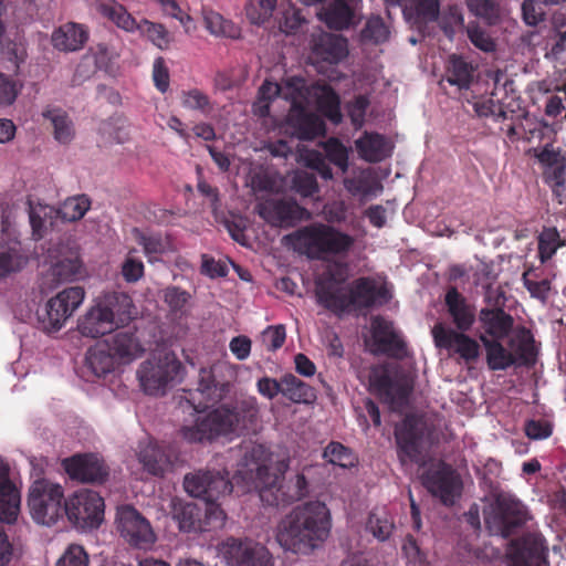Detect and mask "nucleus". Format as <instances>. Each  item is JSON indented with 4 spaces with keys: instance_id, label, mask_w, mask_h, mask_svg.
Here are the masks:
<instances>
[{
    "instance_id": "1a4fd4ad",
    "label": "nucleus",
    "mask_w": 566,
    "mask_h": 566,
    "mask_svg": "<svg viewBox=\"0 0 566 566\" xmlns=\"http://www.w3.org/2000/svg\"><path fill=\"white\" fill-rule=\"evenodd\" d=\"M63 501L64 491L60 484L42 479L30 486L28 505L32 518L39 524H55L64 515Z\"/></svg>"
},
{
    "instance_id": "bb28decb",
    "label": "nucleus",
    "mask_w": 566,
    "mask_h": 566,
    "mask_svg": "<svg viewBox=\"0 0 566 566\" xmlns=\"http://www.w3.org/2000/svg\"><path fill=\"white\" fill-rule=\"evenodd\" d=\"M138 460L149 474L163 476L167 471L172 470L177 454L170 447L149 442L139 451Z\"/></svg>"
},
{
    "instance_id": "0eeeda50",
    "label": "nucleus",
    "mask_w": 566,
    "mask_h": 566,
    "mask_svg": "<svg viewBox=\"0 0 566 566\" xmlns=\"http://www.w3.org/2000/svg\"><path fill=\"white\" fill-rule=\"evenodd\" d=\"M485 348L486 364L492 370H504L511 366H531L536 360L535 340L530 329L522 327L509 338L507 347L502 339L480 336Z\"/></svg>"
},
{
    "instance_id": "a19ab883",
    "label": "nucleus",
    "mask_w": 566,
    "mask_h": 566,
    "mask_svg": "<svg viewBox=\"0 0 566 566\" xmlns=\"http://www.w3.org/2000/svg\"><path fill=\"white\" fill-rule=\"evenodd\" d=\"M316 107L334 125L342 123L340 97L331 85L325 84L317 88Z\"/></svg>"
},
{
    "instance_id": "4d7b16f0",
    "label": "nucleus",
    "mask_w": 566,
    "mask_h": 566,
    "mask_svg": "<svg viewBox=\"0 0 566 566\" xmlns=\"http://www.w3.org/2000/svg\"><path fill=\"white\" fill-rule=\"evenodd\" d=\"M326 158L329 163L337 166L343 172L348 169V149L346 146L335 137L328 138L323 144Z\"/></svg>"
},
{
    "instance_id": "393cba45",
    "label": "nucleus",
    "mask_w": 566,
    "mask_h": 566,
    "mask_svg": "<svg viewBox=\"0 0 566 566\" xmlns=\"http://www.w3.org/2000/svg\"><path fill=\"white\" fill-rule=\"evenodd\" d=\"M20 491L10 479V467L0 457V522L13 524L20 513Z\"/></svg>"
},
{
    "instance_id": "aec40b11",
    "label": "nucleus",
    "mask_w": 566,
    "mask_h": 566,
    "mask_svg": "<svg viewBox=\"0 0 566 566\" xmlns=\"http://www.w3.org/2000/svg\"><path fill=\"white\" fill-rule=\"evenodd\" d=\"M371 337L376 346V353L396 359L408 357L407 342L401 333L395 328L394 323L382 316H375L371 319Z\"/></svg>"
},
{
    "instance_id": "e433bc0d",
    "label": "nucleus",
    "mask_w": 566,
    "mask_h": 566,
    "mask_svg": "<svg viewBox=\"0 0 566 566\" xmlns=\"http://www.w3.org/2000/svg\"><path fill=\"white\" fill-rule=\"evenodd\" d=\"M28 261L29 258L20 241L0 243V279L20 272Z\"/></svg>"
},
{
    "instance_id": "338daca9",
    "label": "nucleus",
    "mask_w": 566,
    "mask_h": 566,
    "mask_svg": "<svg viewBox=\"0 0 566 566\" xmlns=\"http://www.w3.org/2000/svg\"><path fill=\"white\" fill-rule=\"evenodd\" d=\"M369 101L364 95H358L347 106L348 116L355 128H361L365 122V115Z\"/></svg>"
},
{
    "instance_id": "f257e3e1",
    "label": "nucleus",
    "mask_w": 566,
    "mask_h": 566,
    "mask_svg": "<svg viewBox=\"0 0 566 566\" xmlns=\"http://www.w3.org/2000/svg\"><path fill=\"white\" fill-rule=\"evenodd\" d=\"M181 408L192 409L198 416L193 426H182L179 430L184 440L189 443L213 441L229 434L254 433L258 430V408L254 401H242L235 406L221 403L224 397L221 391H187Z\"/></svg>"
},
{
    "instance_id": "412c9836",
    "label": "nucleus",
    "mask_w": 566,
    "mask_h": 566,
    "mask_svg": "<svg viewBox=\"0 0 566 566\" xmlns=\"http://www.w3.org/2000/svg\"><path fill=\"white\" fill-rule=\"evenodd\" d=\"M63 469L67 475L82 483H103L109 474L105 462L96 454H74L62 461Z\"/></svg>"
},
{
    "instance_id": "f8f14e48",
    "label": "nucleus",
    "mask_w": 566,
    "mask_h": 566,
    "mask_svg": "<svg viewBox=\"0 0 566 566\" xmlns=\"http://www.w3.org/2000/svg\"><path fill=\"white\" fill-rule=\"evenodd\" d=\"M468 331H455L444 323H436L431 329L434 346L444 350L447 356L465 364L476 363L481 355L480 343L467 334Z\"/></svg>"
},
{
    "instance_id": "7c9ffc66",
    "label": "nucleus",
    "mask_w": 566,
    "mask_h": 566,
    "mask_svg": "<svg viewBox=\"0 0 566 566\" xmlns=\"http://www.w3.org/2000/svg\"><path fill=\"white\" fill-rule=\"evenodd\" d=\"M318 18L335 31L347 30L358 23L356 9L346 0H333L321 10Z\"/></svg>"
},
{
    "instance_id": "c03bdc74",
    "label": "nucleus",
    "mask_w": 566,
    "mask_h": 566,
    "mask_svg": "<svg viewBox=\"0 0 566 566\" xmlns=\"http://www.w3.org/2000/svg\"><path fill=\"white\" fill-rule=\"evenodd\" d=\"M281 32L286 34L295 33L305 22L301 11L294 7L291 0H281L277 12L274 17Z\"/></svg>"
},
{
    "instance_id": "864d4df0",
    "label": "nucleus",
    "mask_w": 566,
    "mask_h": 566,
    "mask_svg": "<svg viewBox=\"0 0 566 566\" xmlns=\"http://www.w3.org/2000/svg\"><path fill=\"white\" fill-rule=\"evenodd\" d=\"M389 29L379 15L370 17L360 32L363 42L380 44L388 40Z\"/></svg>"
},
{
    "instance_id": "9d476101",
    "label": "nucleus",
    "mask_w": 566,
    "mask_h": 566,
    "mask_svg": "<svg viewBox=\"0 0 566 566\" xmlns=\"http://www.w3.org/2000/svg\"><path fill=\"white\" fill-rule=\"evenodd\" d=\"M185 367L174 352L164 350L143 361L136 371L140 389H165L182 379Z\"/></svg>"
},
{
    "instance_id": "de8ad7c7",
    "label": "nucleus",
    "mask_w": 566,
    "mask_h": 566,
    "mask_svg": "<svg viewBox=\"0 0 566 566\" xmlns=\"http://www.w3.org/2000/svg\"><path fill=\"white\" fill-rule=\"evenodd\" d=\"M469 11L490 27L501 21V6L499 0H465Z\"/></svg>"
},
{
    "instance_id": "774afa93",
    "label": "nucleus",
    "mask_w": 566,
    "mask_h": 566,
    "mask_svg": "<svg viewBox=\"0 0 566 566\" xmlns=\"http://www.w3.org/2000/svg\"><path fill=\"white\" fill-rule=\"evenodd\" d=\"M522 17L524 22L531 27H537L545 20V12L541 3L535 0H523Z\"/></svg>"
},
{
    "instance_id": "dca6fc26",
    "label": "nucleus",
    "mask_w": 566,
    "mask_h": 566,
    "mask_svg": "<svg viewBox=\"0 0 566 566\" xmlns=\"http://www.w3.org/2000/svg\"><path fill=\"white\" fill-rule=\"evenodd\" d=\"M423 486L447 505H453L461 495L462 481L457 471L448 463L440 461L421 475Z\"/></svg>"
},
{
    "instance_id": "bf43d9fd",
    "label": "nucleus",
    "mask_w": 566,
    "mask_h": 566,
    "mask_svg": "<svg viewBox=\"0 0 566 566\" xmlns=\"http://www.w3.org/2000/svg\"><path fill=\"white\" fill-rule=\"evenodd\" d=\"M190 298V293L179 286L170 285L163 290V300L174 313L184 312Z\"/></svg>"
},
{
    "instance_id": "a18cd8bd",
    "label": "nucleus",
    "mask_w": 566,
    "mask_h": 566,
    "mask_svg": "<svg viewBox=\"0 0 566 566\" xmlns=\"http://www.w3.org/2000/svg\"><path fill=\"white\" fill-rule=\"evenodd\" d=\"M279 0H249L245 6V14L248 20L255 25H264L274 19Z\"/></svg>"
},
{
    "instance_id": "5701e85b",
    "label": "nucleus",
    "mask_w": 566,
    "mask_h": 566,
    "mask_svg": "<svg viewBox=\"0 0 566 566\" xmlns=\"http://www.w3.org/2000/svg\"><path fill=\"white\" fill-rule=\"evenodd\" d=\"M367 389H413V379L400 365L384 363L374 365L368 374Z\"/></svg>"
},
{
    "instance_id": "0e129e2a",
    "label": "nucleus",
    "mask_w": 566,
    "mask_h": 566,
    "mask_svg": "<svg viewBox=\"0 0 566 566\" xmlns=\"http://www.w3.org/2000/svg\"><path fill=\"white\" fill-rule=\"evenodd\" d=\"M293 187L295 191L303 197H312L319 190L315 175L307 171H298L295 174Z\"/></svg>"
},
{
    "instance_id": "13d9d810",
    "label": "nucleus",
    "mask_w": 566,
    "mask_h": 566,
    "mask_svg": "<svg viewBox=\"0 0 566 566\" xmlns=\"http://www.w3.org/2000/svg\"><path fill=\"white\" fill-rule=\"evenodd\" d=\"M559 233L555 228L544 229L538 237V256L542 263L548 261L559 247Z\"/></svg>"
},
{
    "instance_id": "20e7f679",
    "label": "nucleus",
    "mask_w": 566,
    "mask_h": 566,
    "mask_svg": "<svg viewBox=\"0 0 566 566\" xmlns=\"http://www.w3.org/2000/svg\"><path fill=\"white\" fill-rule=\"evenodd\" d=\"M184 486L191 496L206 502L202 532L223 527L226 513L219 501L232 492L233 486L229 479V472L198 470L185 475Z\"/></svg>"
},
{
    "instance_id": "6e6552de",
    "label": "nucleus",
    "mask_w": 566,
    "mask_h": 566,
    "mask_svg": "<svg viewBox=\"0 0 566 566\" xmlns=\"http://www.w3.org/2000/svg\"><path fill=\"white\" fill-rule=\"evenodd\" d=\"M391 297V292L386 284H377L373 277L360 276L346 286L328 311L337 315L361 312L380 307L387 304Z\"/></svg>"
},
{
    "instance_id": "ea45409f",
    "label": "nucleus",
    "mask_w": 566,
    "mask_h": 566,
    "mask_svg": "<svg viewBox=\"0 0 566 566\" xmlns=\"http://www.w3.org/2000/svg\"><path fill=\"white\" fill-rule=\"evenodd\" d=\"M172 516L180 531L202 533V510L197 504L176 501L172 506Z\"/></svg>"
},
{
    "instance_id": "72a5a7b5",
    "label": "nucleus",
    "mask_w": 566,
    "mask_h": 566,
    "mask_svg": "<svg viewBox=\"0 0 566 566\" xmlns=\"http://www.w3.org/2000/svg\"><path fill=\"white\" fill-rule=\"evenodd\" d=\"M88 39L83 25L67 22L57 28L52 34V44L55 49L65 52L81 50Z\"/></svg>"
},
{
    "instance_id": "c9c22d12",
    "label": "nucleus",
    "mask_w": 566,
    "mask_h": 566,
    "mask_svg": "<svg viewBox=\"0 0 566 566\" xmlns=\"http://www.w3.org/2000/svg\"><path fill=\"white\" fill-rule=\"evenodd\" d=\"M78 329L86 337L97 338L113 332L115 326L96 302L80 319Z\"/></svg>"
},
{
    "instance_id": "4be33fe9",
    "label": "nucleus",
    "mask_w": 566,
    "mask_h": 566,
    "mask_svg": "<svg viewBox=\"0 0 566 566\" xmlns=\"http://www.w3.org/2000/svg\"><path fill=\"white\" fill-rule=\"evenodd\" d=\"M348 276L347 265L342 262L328 264L315 282L317 303L328 310L339 297L346 286L343 284Z\"/></svg>"
},
{
    "instance_id": "4c0bfd02",
    "label": "nucleus",
    "mask_w": 566,
    "mask_h": 566,
    "mask_svg": "<svg viewBox=\"0 0 566 566\" xmlns=\"http://www.w3.org/2000/svg\"><path fill=\"white\" fill-rule=\"evenodd\" d=\"M116 358L104 343L91 347L85 356V368L93 376L101 378L115 370Z\"/></svg>"
},
{
    "instance_id": "4468645a",
    "label": "nucleus",
    "mask_w": 566,
    "mask_h": 566,
    "mask_svg": "<svg viewBox=\"0 0 566 566\" xmlns=\"http://www.w3.org/2000/svg\"><path fill=\"white\" fill-rule=\"evenodd\" d=\"M85 297L82 286H71L51 297L42 312H38L40 328L46 333L60 331L80 307Z\"/></svg>"
},
{
    "instance_id": "473e14b6",
    "label": "nucleus",
    "mask_w": 566,
    "mask_h": 566,
    "mask_svg": "<svg viewBox=\"0 0 566 566\" xmlns=\"http://www.w3.org/2000/svg\"><path fill=\"white\" fill-rule=\"evenodd\" d=\"M289 123L294 134L302 140H313L325 135L326 132L324 120L318 115L306 112L303 107L290 115Z\"/></svg>"
},
{
    "instance_id": "e2e57ef3",
    "label": "nucleus",
    "mask_w": 566,
    "mask_h": 566,
    "mask_svg": "<svg viewBox=\"0 0 566 566\" xmlns=\"http://www.w3.org/2000/svg\"><path fill=\"white\" fill-rule=\"evenodd\" d=\"M56 566H88V554L83 546L71 544L57 559Z\"/></svg>"
},
{
    "instance_id": "f704fd0d",
    "label": "nucleus",
    "mask_w": 566,
    "mask_h": 566,
    "mask_svg": "<svg viewBox=\"0 0 566 566\" xmlns=\"http://www.w3.org/2000/svg\"><path fill=\"white\" fill-rule=\"evenodd\" d=\"M355 146L359 157L368 163H380L390 156V147L386 138L378 133L365 132Z\"/></svg>"
},
{
    "instance_id": "09e8293b",
    "label": "nucleus",
    "mask_w": 566,
    "mask_h": 566,
    "mask_svg": "<svg viewBox=\"0 0 566 566\" xmlns=\"http://www.w3.org/2000/svg\"><path fill=\"white\" fill-rule=\"evenodd\" d=\"M203 20L207 30L213 35L230 39H238L240 36L239 27L216 11H206Z\"/></svg>"
},
{
    "instance_id": "680f3d73",
    "label": "nucleus",
    "mask_w": 566,
    "mask_h": 566,
    "mask_svg": "<svg viewBox=\"0 0 566 566\" xmlns=\"http://www.w3.org/2000/svg\"><path fill=\"white\" fill-rule=\"evenodd\" d=\"M439 27L448 38L452 39L457 28H464V17L460 8L450 6L439 20Z\"/></svg>"
},
{
    "instance_id": "5fc2aeb1",
    "label": "nucleus",
    "mask_w": 566,
    "mask_h": 566,
    "mask_svg": "<svg viewBox=\"0 0 566 566\" xmlns=\"http://www.w3.org/2000/svg\"><path fill=\"white\" fill-rule=\"evenodd\" d=\"M180 101L182 107L191 111H199L203 115L210 114L213 109L210 97L198 88L182 91Z\"/></svg>"
},
{
    "instance_id": "f03ea898",
    "label": "nucleus",
    "mask_w": 566,
    "mask_h": 566,
    "mask_svg": "<svg viewBox=\"0 0 566 566\" xmlns=\"http://www.w3.org/2000/svg\"><path fill=\"white\" fill-rule=\"evenodd\" d=\"M379 401L397 413H405L395 426V440L399 461L423 467L426 447L439 439L443 426V416L434 411L409 412L412 408L415 391H376Z\"/></svg>"
},
{
    "instance_id": "6ab92c4d",
    "label": "nucleus",
    "mask_w": 566,
    "mask_h": 566,
    "mask_svg": "<svg viewBox=\"0 0 566 566\" xmlns=\"http://www.w3.org/2000/svg\"><path fill=\"white\" fill-rule=\"evenodd\" d=\"M256 212L270 226L294 227L308 216L307 210L292 199H268L256 205Z\"/></svg>"
},
{
    "instance_id": "79ce46f5",
    "label": "nucleus",
    "mask_w": 566,
    "mask_h": 566,
    "mask_svg": "<svg viewBox=\"0 0 566 566\" xmlns=\"http://www.w3.org/2000/svg\"><path fill=\"white\" fill-rule=\"evenodd\" d=\"M98 12L111 20L117 28L126 32H136L139 28V22L126 10V8L115 1L107 0L101 2L97 7Z\"/></svg>"
},
{
    "instance_id": "b1692460",
    "label": "nucleus",
    "mask_w": 566,
    "mask_h": 566,
    "mask_svg": "<svg viewBox=\"0 0 566 566\" xmlns=\"http://www.w3.org/2000/svg\"><path fill=\"white\" fill-rule=\"evenodd\" d=\"M115 328L128 325L136 316L132 297L125 292H106L97 300Z\"/></svg>"
},
{
    "instance_id": "2eb2a0df",
    "label": "nucleus",
    "mask_w": 566,
    "mask_h": 566,
    "mask_svg": "<svg viewBox=\"0 0 566 566\" xmlns=\"http://www.w3.org/2000/svg\"><path fill=\"white\" fill-rule=\"evenodd\" d=\"M117 531L132 547L149 549L156 542V534L149 523L134 506L125 505L117 510Z\"/></svg>"
},
{
    "instance_id": "a211bd4d",
    "label": "nucleus",
    "mask_w": 566,
    "mask_h": 566,
    "mask_svg": "<svg viewBox=\"0 0 566 566\" xmlns=\"http://www.w3.org/2000/svg\"><path fill=\"white\" fill-rule=\"evenodd\" d=\"M221 552L230 566H273L268 548L250 539L230 537L223 542Z\"/></svg>"
},
{
    "instance_id": "423d86ee",
    "label": "nucleus",
    "mask_w": 566,
    "mask_h": 566,
    "mask_svg": "<svg viewBox=\"0 0 566 566\" xmlns=\"http://www.w3.org/2000/svg\"><path fill=\"white\" fill-rule=\"evenodd\" d=\"M264 453L262 446H254L251 455L255 460L256 488L261 501L270 506H285L301 501L310 493L308 482L303 473L284 478L271 474L268 467L258 463Z\"/></svg>"
},
{
    "instance_id": "39448f33",
    "label": "nucleus",
    "mask_w": 566,
    "mask_h": 566,
    "mask_svg": "<svg viewBox=\"0 0 566 566\" xmlns=\"http://www.w3.org/2000/svg\"><path fill=\"white\" fill-rule=\"evenodd\" d=\"M287 238L292 241L294 250L312 260L346 255L355 244L354 237L322 222L302 227Z\"/></svg>"
},
{
    "instance_id": "c85d7f7f",
    "label": "nucleus",
    "mask_w": 566,
    "mask_h": 566,
    "mask_svg": "<svg viewBox=\"0 0 566 566\" xmlns=\"http://www.w3.org/2000/svg\"><path fill=\"white\" fill-rule=\"evenodd\" d=\"M444 303L455 331H470L475 322V308L469 304L457 287L448 289Z\"/></svg>"
},
{
    "instance_id": "2f4dec72",
    "label": "nucleus",
    "mask_w": 566,
    "mask_h": 566,
    "mask_svg": "<svg viewBox=\"0 0 566 566\" xmlns=\"http://www.w3.org/2000/svg\"><path fill=\"white\" fill-rule=\"evenodd\" d=\"M483 334L490 339H504L513 328L514 319L502 308H482L479 315Z\"/></svg>"
},
{
    "instance_id": "6e6d98bb",
    "label": "nucleus",
    "mask_w": 566,
    "mask_h": 566,
    "mask_svg": "<svg viewBox=\"0 0 566 566\" xmlns=\"http://www.w3.org/2000/svg\"><path fill=\"white\" fill-rule=\"evenodd\" d=\"M81 271L78 258H64L56 261L50 270L51 276L56 283L74 280Z\"/></svg>"
},
{
    "instance_id": "49530a36",
    "label": "nucleus",
    "mask_w": 566,
    "mask_h": 566,
    "mask_svg": "<svg viewBox=\"0 0 566 566\" xmlns=\"http://www.w3.org/2000/svg\"><path fill=\"white\" fill-rule=\"evenodd\" d=\"M322 455L328 463L343 469H350L358 464L356 453L338 441H331L325 447Z\"/></svg>"
},
{
    "instance_id": "3c124183",
    "label": "nucleus",
    "mask_w": 566,
    "mask_h": 566,
    "mask_svg": "<svg viewBox=\"0 0 566 566\" xmlns=\"http://www.w3.org/2000/svg\"><path fill=\"white\" fill-rule=\"evenodd\" d=\"M137 31L142 35H145L159 50L164 51L169 49L172 39L164 24L143 19L139 21Z\"/></svg>"
},
{
    "instance_id": "a878e982",
    "label": "nucleus",
    "mask_w": 566,
    "mask_h": 566,
    "mask_svg": "<svg viewBox=\"0 0 566 566\" xmlns=\"http://www.w3.org/2000/svg\"><path fill=\"white\" fill-rule=\"evenodd\" d=\"M6 56L7 64L4 69L9 73L0 72V107L12 105L23 86L21 81L17 77L23 59L19 56L15 48L8 49Z\"/></svg>"
},
{
    "instance_id": "603ef678",
    "label": "nucleus",
    "mask_w": 566,
    "mask_h": 566,
    "mask_svg": "<svg viewBox=\"0 0 566 566\" xmlns=\"http://www.w3.org/2000/svg\"><path fill=\"white\" fill-rule=\"evenodd\" d=\"M91 208V199L86 195L67 198L57 210L64 221L74 222L82 219Z\"/></svg>"
},
{
    "instance_id": "69168bd1",
    "label": "nucleus",
    "mask_w": 566,
    "mask_h": 566,
    "mask_svg": "<svg viewBox=\"0 0 566 566\" xmlns=\"http://www.w3.org/2000/svg\"><path fill=\"white\" fill-rule=\"evenodd\" d=\"M524 431L531 440H543L552 436L553 424L545 419H531L525 422Z\"/></svg>"
},
{
    "instance_id": "7ed1b4c3",
    "label": "nucleus",
    "mask_w": 566,
    "mask_h": 566,
    "mask_svg": "<svg viewBox=\"0 0 566 566\" xmlns=\"http://www.w3.org/2000/svg\"><path fill=\"white\" fill-rule=\"evenodd\" d=\"M331 531V511L324 502L316 500L298 504L284 515L275 537L284 551L308 555L327 541Z\"/></svg>"
},
{
    "instance_id": "8fccbe9b",
    "label": "nucleus",
    "mask_w": 566,
    "mask_h": 566,
    "mask_svg": "<svg viewBox=\"0 0 566 566\" xmlns=\"http://www.w3.org/2000/svg\"><path fill=\"white\" fill-rule=\"evenodd\" d=\"M367 530L379 541L389 538L394 530V521L385 507H377L370 512Z\"/></svg>"
},
{
    "instance_id": "37998d69",
    "label": "nucleus",
    "mask_w": 566,
    "mask_h": 566,
    "mask_svg": "<svg viewBox=\"0 0 566 566\" xmlns=\"http://www.w3.org/2000/svg\"><path fill=\"white\" fill-rule=\"evenodd\" d=\"M473 65L464 57L452 54L449 56L447 65V80L451 85L459 88H469L473 80Z\"/></svg>"
},
{
    "instance_id": "ddd939ff",
    "label": "nucleus",
    "mask_w": 566,
    "mask_h": 566,
    "mask_svg": "<svg viewBox=\"0 0 566 566\" xmlns=\"http://www.w3.org/2000/svg\"><path fill=\"white\" fill-rule=\"evenodd\" d=\"M104 500L95 491L82 489L64 501V514L76 528H97L104 520Z\"/></svg>"
},
{
    "instance_id": "c756f323",
    "label": "nucleus",
    "mask_w": 566,
    "mask_h": 566,
    "mask_svg": "<svg viewBox=\"0 0 566 566\" xmlns=\"http://www.w3.org/2000/svg\"><path fill=\"white\" fill-rule=\"evenodd\" d=\"M313 54L324 62L337 64L348 54L347 39L339 34L322 32L313 40Z\"/></svg>"
},
{
    "instance_id": "9b49d317",
    "label": "nucleus",
    "mask_w": 566,
    "mask_h": 566,
    "mask_svg": "<svg viewBox=\"0 0 566 566\" xmlns=\"http://www.w3.org/2000/svg\"><path fill=\"white\" fill-rule=\"evenodd\" d=\"M526 521V507L515 499L497 497L484 510V523L489 532L505 538L515 534Z\"/></svg>"
},
{
    "instance_id": "cd10ccee",
    "label": "nucleus",
    "mask_w": 566,
    "mask_h": 566,
    "mask_svg": "<svg viewBox=\"0 0 566 566\" xmlns=\"http://www.w3.org/2000/svg\"><path fill=\"white\" fill-rule=\"evenodd\" d=\"M118 363L127 364L140 357L145 349L136 332L132 329L117 331L103 342Z\"/></svg>"
},
{
    "instance_id": "f3484780",
    "label": "nucleus",
    "mask_w": 566,
    "mask_h": 566,
    "mask_svg": "<svg viewBox=\"0 0 566 566\" xmlns=\"http://www.w3.org/2000/svg\"><path fill=\"white\" fill-rule=\"evenodd\" d=\"M507 557L512 566H548V546L542 535L527 533L511 541Z\"/></svg>"
},
{
    "instance_id": "052dcab7",
    "label": "nucleus",
    "mask_w": 566,
    "mask_h": 566,
    "mask_svg": "<svg viewBox=\"0 0 566 566\" xmlns=\"http://www.w3.org/2000/svg\"><path fill=\"white\" fill-rule=\"evenodd\" d=\"M465 29L469 40L475 48L486 53L495 51L494 40L479 23L470 22Z\"/></svg>"
},
{
    "instance_id": "58836bf2",
    "label": "nucleus",
    "mask_w": 566,
    "mask_h": 566,
    "mask_svg": "<svg viewBox=\"0 0 566 566\" xmlns=\"http://www.w3.org/2000/svg\"><path fill=\"white\" fill-rule=\"evenodd\" d=\"M43 118L50 120L53 137L60 144H70L75 136L74 123L67 112L55 106H46L42 112Z\"/></svg>"
}]
</instances>
